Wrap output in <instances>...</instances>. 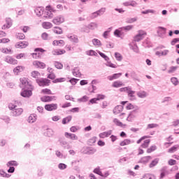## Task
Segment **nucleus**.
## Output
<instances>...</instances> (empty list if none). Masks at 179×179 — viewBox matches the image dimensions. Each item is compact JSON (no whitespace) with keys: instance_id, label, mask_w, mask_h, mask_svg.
<instances>
[{"instance_id":"obj_1","label":"nucleus","mask_w":179,"mask_h":179,"mask_svg":"<svg viewBox=\"0 0 179 179\" xmlns=\"http://www.w3.org/2000/svg\"><path fill=\"white\" fill-rule=\"evenodd\" d=\"M132 29H134V25H127L126 27H122L115 29L113 32V34L114 36H115V37L122 38V36H125V34H127V32L129 31V30H132Z\"/></svg>"},{"instance_id":"obj_2","label":"nucleus","mask_w":179,"mask_h":179,"mask_svg":"<svg viewBox=\"0 0 179 179\" xmlns=\"http://www.w3.org/2000/svg\"><path fill=\"white\" fill-rule=\"evenodd\" d=\"M33 90H34V86L22 88L20 96L24 99H30L33 96Z\"/></svg>"},{"instance_id":"obj_3","label":"nucleus","mask_w":179,"mask_h":179,"mask_svg":"<svg viewBox=\"0 0 179 179\" xmlns=\"http://www.w3.org/2000/svg\"><path fill=\"white\" fill-rule=\"evenodd\" d=\"M20 87L21 89L33 87V85H31V83H30V82H29V78H22L20 79Z\"/></svg>"},{"instance_id":"obj_4","label":"nucleus","mask_w":179,"mask_h":179,"mask_svg":"<svg viewBox=\"0 0 179 179\" xmlns=\"http://www.w3.org/2000/svg\"><path fill=\"white\" fill-rule=\"evenodd\" d=\"M145 36H146V32L145 31L143 30H140L138 31V34H136L134 38V41L135 43H139V41H141V40H143V38H145Z\"/></svg>"},{"instance_id":"obj_5","label":"nucleus","mask_w":179,"mask_h":179,"mask_svg":"<svg viewBox=\"0 0 179 179\" xmlns=\"http://www.w3.org/2000/svg\"><path fill=\"white\" fill-rule=\"evenodd\" d=\"M36 83H38V86L44 87V86H50L51 80L48 78L36 79Z\"/></svg>"},{"instance_id":"obj_6","label":"nucleus","mask_w":179,"mask_h":179,"mask_svg":"<svg viewBox=\"0 0 179 179\" xmlns=\"http://www.w3.org/2000/svg\"><path fill=\"white\" fill-rule=\"evenodd\" d=\"M65 22V18L64 17V15H59L57 17H55L52 20V23L54 24H56L57 26H59L62 23H64Z\"/></svg>"},{"instance_id":"obj_7","label":"nucleus","mask_w":179,"mask_h":179,"mask_svg":"<svg viewBox=\"0 0 179 179\" xmlns=\"http://www.w3.org/2000/svg\"><path fill=\"white\" fill-rule=\"evenodd\" d=\"M59 142L61 146L64 148V149H67V150L71 149V145H69V143H68V142L65 141V138L64 137L59 138Z\"/></svg>"},{"instance_id":"obj_8","label":"nucleus","mask_w":179,"mask_h":179,"mask_svg":"<svg viewBox=\"0 0 179 179\" xmlns=\"http://www.w3.org/2000/svg\"><path fill=\"white\" fill-rule=\"evenodd\" d=\"M58 108V104L57 103H48L45 105V110L46 111H55Z\"/></svg>"},{"instance_id":"obj_9","label":"nucleus","mask_w":179,"mask_h":179,"mask_svg":"<svg viewBox=\"0 0 179 179\" xmlns=\"http://www.w3.org/2000/svg\"><path fill=\"white\" fill-rule=\"evenodd\" d=\"M166 29L164 27H158V30L157 31L158 37H160V38H164V36H166Z\"/></svg>"},{"instance_id":"obj_10","label":"nucleus","mask_w":179,"mask_h":179,"mask_svg":"<svg viewBox=\"0 0 179 179\" xmlns=\"http://www.w3.org/2000/svg\"><path fill=\"white\" fill-rule=\"evenodd\" d=\"M22 113L23 108H15L10 112V115H12V117H19V115H22Z\"/></svg>"},{"instance_id":"obj_11","label":"nucleus","mask_w":179,"mask_h":179,"mask_svg":"<svg viewBox=\"0 0 179 179\" xmlns=\"http://www.w3.org/2000/svg\"><path fill=\"white\" fill-rule=\"evenodd\" d=\"M13 21L10 17L6 18V24L3 25L2 29L5 30V29H10L12 27Z\"/></svg>"},{"instance_id":"obj_12","label":"nucleus","mask_w":179,"mask_h":179,"mask_svg":"<svg viewBox=\"0 0 179 179\" xmlns=\"http://www.w3.org/2000/svg\"><path fill=\"white\" fill-rule=\"evenodd\" d=\"M29 46V42L27 41H20L17 42L15 47V48H26V47Z\"/></svg>"},{"instance_id":"obj_13","label":"nucleus","mask_w":179,"mask_h":179,"mask_svg":"<svg viewBox=\"0 0 179 179\" xmlns=\"http://www.w3.org/2000/svg\"><path fill=\"white\" fill-rule=\"evenodd\" d=\"M34 51V52H37V58H41L43 54H44L47 50H44L43 48H36Z\"/></svg>"},{"instance_id":"obj_14","label":"nucleus","mask_w":179,"mask_h":179,"mask_svg":"<svg viewBox=\"0 0 179 179\" xmlns=\"http://www.w3.org/2000/svg\"><path fill=\"white\" fill-rule=\"evenodd\" d=\"M64 136L68 139H71L72 141H78V136L72 133L65 132Z\"/></svg>"},{"instance_id":"obj_15","label":"nucleus","mask_w":179,"mask_h":179,"mask_svg":"<svg viewBox=\"0 0 179 179\" xmlns=\"http://www.w3.org/2000/svg\"><path fill=\"white\" fill-rule=\"evenodd\" d=\"M4 61L8 64H12L13 65H16V64H17V60H16V59L9 56H7Z\"/></svg>"},{"instance_id":"obj_16","label":"nucleus","mask_w":179,"mask_h":179,"mask_svg":"<svg viewBox=\"0 0 179 179\" xmlns=\"http://www.w3.org/2000/svg\"><path fill=\"white\" fill-rule=\"evenodd\" d=\"M122 110H124V106L117 105L113 108V113L115 114V115H117V114H120Z\"/></svg>"},{"instance_id":"obj_17","label":"nucleus","mask_w":179,"mask_h":179,"mask_svg":"<svg viewBox=\"0 0 179 179\" xmlns=\"http://www.w3.org/2000/svg\"><path fill=\"white\" fill-rule=\"evenodd\" d=\"M111 134H113V130H108V131H103V132L99 134V138H101V139H104V138H108V136H110V135H111Z\"/></svg>"},{"instance_id":"obj_18","label":"nucleus","mask_w":179,"mask_h":179,"mask_svg":"<svg viewBox=\"0 0 179 179\" xmlns=\"http://www.w3.org/2000/svg\"><path fill=\"white\" fill-rule=\"evenodd\" d=\"M170 52L169 50H164L163 51H157L155 55L157 57H166Z\"/></svg>"},{"instance_id":"obj_19","label":"nucleus","mask_w":179,"mask_h":179,"mask_svg":"<svg viewBox=\"0 0 179 179\" xmlns=\"http://www.w3.org/2000/svg\"><path fill=\"white\" fill-rule=\"evenodd\" d=\"M150 159H152L151 156L143 157L142 158H141L138 163H141L142 164H146L147 163H149V160Z\"/></svg>"},{"instance_id":"obj_20","label":"nucleus","mask_w":179,"mask_h":179,"mask_svg":"<svg viewBox=\"0 0 179 179\" xmlns=\"http://www.w3.org/2000/svg\"><path fill=\"white\" fill-rule=\"evenodd\" d=\"M33 64L34 65H35V66H37V68H40V69H44L46 66L44 62H41L39 61H35Z\"/></svg>"},{"instance_id":"obj_21","label":"nucleus","mask_w":179,"mask_h":179,"mask_svg":"<svg viewBox=\"0 0 179 179\" xmlns=\"http://www.w3.org/2000/svg\"><path fill=\"white\" fill-rule=\"evenodd\" d=\"M96 149L90 148V147H87L85 150L84 151L85 155H94L96 153Z\"/></svg>"},{"instance_id":"obj_22","label":"nucleus","mask_w":179,"mask_h":179,"mask_svg":"<svg viewBox=\"0 0 179 179\" xmlns=\"http://www.w3.org/2000/svg\"><path fill=\"white\" fill-rule=\"evenodd\" d=\"M122 76V73H114L112 76H108V80H114V79H118L120 76Z\"/></svg>"},{"instance_id":"obj_23","label":"nucleus","mask_w":179,"mask_h":179,"mask_svg":"<svg viewBox=\"0 0 179 179\" xmlns=\"http://www.w3.org/2000/svg\"><path fill=\"white\" fill-rule=\"evenodd\" d=\"M23 71H24V66H18L13 69V72L15 75H19V73L23 72Z\"/></svg>"},{"instance_id":"obj_24","label":"nucleus","mask_w":179,"mask_h":179,"mask_svg":"<svg viewBox=\"0 0 179 179\" xmlns=\"http://www.w3.org/2000/svg\"><path fill=\"white\" fill-rule=\"evenodd\" d=\"M67 37L69 38L70 41H72V43H79V39L76 35H68Z\"/></svg>"},{"instance_id":"obj_25","label":"nucleus","mask_w":179,"mask_h":179,"mask_svg":"<svg viewBox=\"0 0 179 179\" xmlns=\"http://www.w3.org/2000/svg\"><path fill=\"white\" fill-rule=\"evenodd\" d=\"M36 120H37V115L36 113L31 114L28 117V122L31 124L36 122Z\"/></svg>"},{"instance_id":"obj_26","label":"nucleus","mask_w":179,"mask_h":179,"mask_svg":"<svg viewBox=\"0 0 179 179\" xmlns=\"http://www.w3.org/2000/svg\"><path fill=\"white\" fill-rule=\"evenodd\" d=\"M65 52H66V51H65L64 49H59L52 51L53 55H62V54H65Z\"/></svg>"},{"instance_id":"obj_27","label":"nucleus","mask_w":179,"mask_h":179,"mask_svg":"<svg viewBox=\"0 0 179 179\" xmlns=\"http://www.w3.org/2000/svg\"><path fill=\"white\" fill-rule=\"evenodd\" d=\"M113 122L117 125V127H120V128H124L127 127V124H124L121 121L118 120L117 118L113 119Z\"/></svg>"},{"instance_id":"obj_28","label":"nucleus","mask_w":179,"mask_h":179,"mask_svg":"<svg viewBox=\"0 0 179 179\" xmlns=\"http://www.w3.org/2000/svg\"><path fill=\"white\" fill-rule=\"evenodd\" d=\"M72 73L73 76H76V78H79V76L82 75V73H80V71L78 67H75L72 71Z\"/></svg>"},{"instance_id":"obj_29","label":"nucleus","mask_w":179,"mask_h":179,"mask_svg":"<svg viewBox=\"0 0 179 179\" xmlns=\"http://www.w3.org/2000/svg\"><path fill=\"white\" fill-rule=\"evenodd\" d=\"M72 121V115H69L64 118L62 119V124L63 125H66L69 122H71Z\"/></svg>"},{"instance_id":"obj_30","label":"nucleus","mask_w":179,"mask_h":179,"mask_svg":"<svg viewBox=\"0 0 179 179\" xmlns=\"http://www.w3.org/2000/svg\"><path fill=\"white\" fill-rule=\"evenodd\" d=\"M84 27L85 28L87 27V29H90V30H94L96 28H97V23L91 22L87 26L84 25Z\"/></svg>"},{"instance_id":"obj_31","label":"nucleus","mask_w":179,"mask_h":179,"mask_svg":"<svg viewBox=\"0 0 179 179\" xmlns=\"http://www.w3.org/2000/svg\"><path fill=\"white\" fill-rule=\"evenodd\" d=\"M45 136L51 138L54 135V131L52 129H47L46 131L44 132Z\"/></svg>"},{"instance_id":"obj_32","label":"nucleus","mask_w":179,"mask_h":179,"mask_svg":"<svg viewBox=\"0 0 179 179\" xmlns=\"http://www.w3.org/2000/svg\"><path fill=\"white\" fill-rule=\"evenodd\" d=\"M159 158H155L154 160H152L149 164L150 169H152V167H155V166H157V164H159Z\"/></svg>"},{"instance_id":"obj_33","label":"nucleus","mask_w":179,"mask_h":179,"mask_svg":"<svg viewBox=\"0 0 179 179\" xmlns=\"http://www.w3.org/2000/svg\"><path fill=\"white\" fill-rule=\"evenodd\" d=\"M34 12L36 15V16H41L43 15V8L41 7H37L36 8L34 9Z\"/></svg>"},{"instance_id":"obj_34","label":"nucleus","mask_w":179,"mask_h":179,"mask_svg":"<svg viewBox=\"0 0 179 179\" xmlns=\"http://www.w3.org/2000/svg\"><path fill=\"white\" fill-rule=\"evenodd\" d=\"M124 6H136V1H126L123 3Z\"/></svg>"},{"instance_id":"obj_35","label":"nucleus","mask_w":179,"mask_h":179,"mask_svg":"<svg viewBox=\"0 0 179 179\" xmlns=\"http://www.w3.org/2000/svg\"><path fill=\"white\" fill-rule=\"evenodd\" d=\"M19 103V101H15V103H9L8 104V108L9 110H10V111H13V110H15V108L17 107V106L16 104Z\"/></svg>"},{"instance_id":"obj_36","label":"nucleus","mask_w":179,"mask_h":179,"mask_svg":"<svg viewBox=\"0 0 179 179\" xmlns=\"http://www.w3.org/2000/svg\"><path fill=\"white\" fill-rule=\"evenodd\" d=\"M127 94L129 96V97H131L130 99V100H135V91H132V90L129 89V90L127 91Z\"/></svg>"},{"instance_id":"obj_37","label":"nucleus","mask_w":179,"mask_h":179,"mask_svg":"<svg viewBox=\"0 0 179 179\" xmlns=\"http://www.w3.org/2000/svg\"><path fill=\"white\" fill-rule=\"evenodd\" d=\"M86 55H89V57H97L99 55L97 54V52H96V51L93 50H87L86 52Z\"/></svg>"},{"instance_id":"obj_38","label":"nucleus","mask_w":179,"mask_h":179,"mask_svg":"<svg viewBox=\"0 0 179 179\" xmlns=\"http://www.w3.org/2000/svg\"><path fill=\"white\" fill-rule=\"evenodd\" d=\"M166 173H167V166H164L161 169L160 178H164V177H166Z\"/></svg>"},{"instance_id":"obj_39","label":"nucleus","mask_w":179,"mask_h":179,"mask_svg":"<svg viewBox=\"0 0 179 179\" xmlns=\"http://www.w3.org/2000/svg\"><path fill=\"white\" fill-rule=\"evenodd\" d=\"M42 26H43V29H51V27H52V24L50 22H43Z\"/></svg>"},{"instance_id":"obj_40","label":"nucleus","mask_w":179,"mask_h":179,"mask_svg":"<svg viewBox=\"0 0 179 179\" xmlns=\"http://www.w3.org/2000/svg\"><path fill=\"white\" fill-rule=\"evenodd\" d=\"M53 64H54L55 67L57 69H62V68H64V65L62 64V63L59 62L55 61V62H53Z\"/></svg>"},{"instance_id":"obj_41","label":"nucleus","mask_w":179,"mask_h":179,"mask_svg":"<svg viewBox=\"0 0 179 179\" xmlns=\"http://www.w3.org/2000/svg\"><path fill=\"white\" fill-rule=\"evenodd\" d=\"M6 166L7 167H12V166H19V164H17V162L16 161H9L7 164H6Z\"/></svg>"},{"instance_id":"obj_42","label":"nucleus","mask_w":179,"mask_h":179,"mask_svg":"<svg viewBox=\"0 0 179 179\" xmlns=\"http://www.w3.org/2000/svg\"><path fill=\"white\" fill-rule=\"evenodd\" d=\"M113 87H121L124 86V83L121 81H115L112 85Z\"/></svg>"},{"instance_id":"obj_43","label":"nucleus","mask_w":179,"mask_h":179,"mask_svg":"<svg viewBox=\"0 0 179 179\" xmlns=\"http://www.w3.org/2000/svg\"><path fill=\"white\" fill-rule=\"evenodd\" d=\"M141 179H156V176L153 174L146 173Z\"/></svg>"},{"instance_id":"obj_44","label":"nucleus","mask_w":179,"mask_h":179,"mask_svg":"<svg viewBox=\"0 0 179 179\" xmlns=\"http://www.w3.org/2000/svg\"><path fill=\"white\" fill-rule=\"evenodd\" d=\"M78 101H79L80 103H86V101H89V96L85 95L83 97L78 99Z\"/></svg>"},{"instance_id":"obj_45","label":"nucleus","mask_w":179,"mask_h":179,"mask_svg":"<svg viewBox=\"0 0 179 179\" xmlns=\"http://www.w3.org/2000/svg\"><path fill=\"white\" fill-rule=\"evenodd\" d=\"M93 173L97 174L98 176H100V177H103L104 176L103 172H101V171L100 170V168H95L93 171Z\"/></svg>"},{"instance_id":"obj_46","label":"nucleus","mask_w":179,"mask_h":179,"mask_svg":"<svg viewBox=\"0 0 179 179\" xmlns=\"http://www.w3.org/2000/svg\"><path fill=\"white\" fill-rule=\"evenodd\" d=\"M179 145H176L171 147V148L169 149L168 152L169 153H174V152H177V150L178 149Z\"/></svg>"},{"instance_id":"obj_47","label":"nucleus","mask_w":179,"mask_h":179,"mask_svg":"<svg viewBox=\"0 0 179 179\" xmlns=\"http://www.w3.org/2000/svg\"><path fill=\"white\" fill-rule=\"evenodd\" d=\"M41 101H43V103H50V96L45 95L41 97Z\"/></svg>"},{"instance_id":"obj_48","label":"nucleus","mask_w":179,"mask_h":179,"mask_svg":"<svg viewBox=\"0 0 179 179\" xmlns=\"http://www.w3.org/2000/svg\"><path fill=\"white\" fill-rule=\"evenodd\" d=\"M131 144V140L130 139H124L122 142L120 143V146H126V145Z\"/></svg>"},{"instance_id":"obj_49","label":"nucleus","mask_w":179,"mask_h":179,"mask_svg":"<svg viewBox=\"0 0 179 179\" xmlns=\"http://www.w3.org/2000/svg\"><path fill=\"white\" fill-rule=\"evenodd\" d=\"M149 143H150V139L145 140L144 143L141 144V148L146 149V148H148Z\"/></svg>"},{"instance_id":"obj_50","label":"nucleus","mask_w":179,"mask_h":179,"mask_svg":"<svg viewBox=\"0 0 179 179\" xmlns=\"http://www.w3.org/2000/svg\"><path fill=\"white\" fill-rule=\"evenodd\" d=\"M65 80H66L65 78H59L52 80V83H62V82H65Z\"/></svg>"},{"instance_id":"obj_51","label":"nucleus","mask_w":179,"mask_h":179,"mask_svg":"<svg viewBox=\"0 0 179 179\" xmlns=\"http://www.w3.org/2000/svg\"><path fill=\"white\" fill-rule=\"evenodd\" d=\"M55 29H57L53 30L54 33H55L56 34H62L63 31L62 27H55Z\"/></svg>"},{"instance_id":"obj_52","label":"nucleus","mask_w":179,"mask_h":179,"mask_svg":"<svg viewBox=\"0 0 179 179\" xmlns=\"http://www.w3.org/2000/svg\"><path fill=\"white\" fill-rule=\"evenodd\" d=\"M92 44L94 45H96L98 47L101 46V41H100V40L97 39V38H94L92 40Z\"/></svg>"},{"instance_id":"obj_53","label":"nucleus","mask_w":179,"mask_h":179,"mask_svg":"<svg viewBox=\"0 0 179 179\" xmlns=\"http://www.w3.org/2000/svg\"><path fill=\"white\" fill-rule=\"evenodd\" d=\"M98 54H99L100 57L103 58L105 61H110V57H108V56H107L106 54L101 52V51H98Z\"/></svg>"},{"instance_id":"obj_54","label":"nucleus","mask_w":179,"mask_h":179,"mask_svg":"<svg viewBox=\"0 0 179 179\" xmlns=\"http://www.w3.org/2000/svg\"><path fill=\"white\" fill-rule=\"evenodd\" d=\"M171 82L173 83V85H174V86H177L179 83L178 78L176 77H172L171 78Z\"/></svg>"},{"instance_id":"obj_55","label":"nucleus","mask_w":179,"mask_h":179,"mask_svg":"<svg viewBox=\"0 0 179 179\" xmlns=\"http://www.w3.org/2000/svg\"><path fill=\"white\" fill-rule=\"evenodd\" d=\"M115 58H116L117 61H122V55L118 52H115Z\"/></svg>"},{"instance_id":"obj_56","label":"nucleus","mask_w":179,"mask_h":179,"mask_svg":"<svg viewBox=\"0 0 179 179\" xmlns=\"http://www.w3.org/2000/svg\"><path fill=\"white\" fill-rule=\"evenodd\" d=\"M157 149L156 145H152L149 148L147 149V153H152V152H155Z\"/></svg>"},{"instance_id":"obj_57","label":"nucleus","mask_w":179,"mask_h":179,"mask_svg":"<svg viewBox=\"0 0 179 179\" xmlns=\"http://www.w3.org/2000/svg\"><path fill=\"white\" fill-rule=\"evenodd\" d=\"M137 96L140 97V99H145V97H146V92L145 91L138 92L137 93Z\"/></svg>"},{"instance_id":"obj_58","label":"nucleus","mask_w":179,"mask_h":179,"mask_svg":"<svg viewBox=\"0 0 179 179\" xmlns=\"http://www.w3.org/2000/svg\"><path fill=\"white\" fill-rule=\"evenodd\" d=\"M69 82L70 83H71V85H72L73 86H75V85H76V83H78V82H79V79L75 78H71V79L69 80Z\"/></svg>"},{"instance_id":"obj_59","label":"nucleus","mask_w":179,"mask_h":179,"mask_svg":"<svg viewBox=\"0 0 179 179\" xmlns=\"http://www.w3.org/2000/svg\"><path fill=\"white\" fill-rule=\"evenodd\" d=\"M142 15H148V13H156V11L155 10H150V9H148V10H143L141 12Z\"/></svg>"},{"instance_id":"obj_60","label":"nucleus","mask_w":179,"mask_h":179,"mask_svg":"<svg viewBox=\"0 0 179 179\" xmlns=\"http://www.w3.org/2000/svg\"><path fill=\"white\" fill-rule=\"evenodd\" d=\"M136 20H138V18H136V17H133V18L127 17L126 19V23H134L135 22H136Z\"/></svg>"},{"instance_id":"obj_61","label":"nucleus","mask_w":179,"mask_h":179,"mask_svg":"<svg viewBox=\"0 0 179 179\" xmlns=\"http://www.w3.org/2000/svg\"><path fill=\"white\" fill-rule=\"evenodd\" d=\"M41 93H43V94H52L51 90H50L48 88L43 89L41 90Z\"/></svg>"},{"instance_id":"obj_62","label":"nucleus","mask_w":179,"mask_h":179,"mask_svg":"<svg viewBox=\"0 0 179 179\" xmlns=\"http://www.w3.org/2000/svg\"><path fill=\"white\" fill-rule=\"evenodd\" d=\"M96 12L98 16H101V15H103L106 12V8H101V9L98 10Z\"/></svg>"},{"instance_id":"obj_63","label":"nucleus","mask_w":179,"mask_h":179,"mask_svg":"<svg viewBox=\"0 0 179 179\" xmlns=\"http://www.w3.org/2000/svg\"><path fill=\"white\" fill-rule=\"evenodd\" d=\"M0 51L3 52V54H9L12 52V50L8 48H0Z\"/></svg>"},{"instance_id":"obj_64","label":"nucleus","mask_w":179,"mask_h":179,"mask_svg":"<svg viewBox=\"0 0 179 179\" xmlns=\"http://www.w3.org/2000/svg\"><path fill=\"white\" fill-rule=\"evenodd\" d=\"M31 75L32 78H38V76H40V72H38L37 71H34L31 72Z\"/></svg>"}]
</instances>
